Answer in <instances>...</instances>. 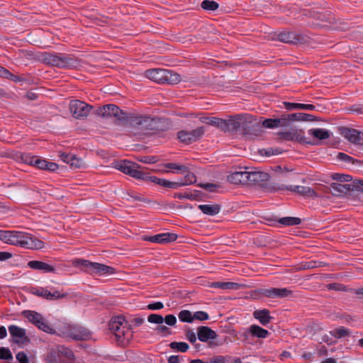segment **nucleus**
<instances>
[{
	"label": "nucleus",
	"mask_w": 363,
	"mask_h": 363,
	"mask_svg": "<svg viewBox=\"0 0 363 363\" xmlns=\"http://www.w3.org/2000/svg\"><path fill=\"white\" fill-rule=\"evenodd\" d=\"M116 169L138 180L150 182L161 186L172 189L190 185L196 182V177L194 174H189L177 182H170L164 179L150 176V173L141 170V167L138 163L129 160L121 161L116 164Z\"/></svg>",
	"instance_id": "f257e3e1"
},
{
	"label": "nucleus",
	"mask_w": 363,
	"mask_h": 363,
	"mask_svg": "<svg viewBox=\"0 0 363 363\" xmlns=\"http://www.w3.org/2000/svg\"><path fill=\"white\" fill-rule=\"evenodd\" d=\"M1 242L29 250H40L45 247L44 242L28 233L21 231L1 230Z\"/></svg>",
	"instance_id": "f03ea898"
},
{
	"label": "nucleus",
	"mask_w": 363,
	"mask_h": 363,
	"mask_svg": "<svg viewBox=\"0 0 363 363\" xmlns=\"http://www.w3.org/2000/svg\"><path fill=\"white\" fill-rule=\"evenodd\" d=\"M108 326L118 345L126 346L132 340L133 332L128 323L123 317H114L111 320Z\"/></svg>",
	"instance_id": "7ed1b4c3"
},
{
	"label": "nucleus",
	"mask_w": 363,
	"mask_h": 363,
	"mask_svg": "<svg viewBox=\"0 0 363 363\" xmlns=\"http://www.w3.org/2000/svg\"><path fill=\"white\" fill-rule=\"evenodd\" d=\"M44 63L60 69H74L80 66V60L73 55L60 53L45 52L42 55Z\"/></svg>",
	"instance_id": "20e7f679"
},
{
	"label": "nucleus",
	"mask_w": 363,
	"mask_h": 363,
	"mask_svg": "<svg viewBox=\"0 0 363 363\" xmlns=\"http://www.w3.org/2000/svg\"><path fill=\"white\" fill-rule=\"evenodd\" d=\"M72 265L91 275L106 276L116 273V269L112 267L83 259H74Z\"/></svg>",
	"instance_id": "39448f33"
},
{
	"label": "nucleus",
	"mask_w": 363,
	"mask_h": 363,
	"mask_svg": "<svg viewBox=\"0 0 363 363\" xmlns=\"http://www.w3.org/2000/svg\"><path fill=\"white\" fill-rule=\"evenodd\" d=\"M145 76L158 84H177L181 81V76L170 69H151L145 72Z\"/></svg>",
	"instance_id": "423d86ee"
},
{
	"label": "nucleus",
	"mask_w": 363,
	"mask_h": 363,
	"mask_svg": "<svg viewBox=\"0 0 363 363\" xmlns=\"http://www.w3.org/2000/svg\"><path fill=\"white\" fill-rule=\"evenodd\" d=\"M58 335L65 338L86 340L91 338V333L86 328L77 325L64 323L58 328Z\"/></svg>",
	"instance_id": "0eeeda50"
},
{
	"label": "nucleus",
	"mask_w": 363,
	"mask_h": 363,
	"mask_svg": "<svg viewBox=\"0 0 363 363\" xmlns=\"http://www.w3.org/2000/svg\"><path fill=\"white\" fill-rule=\"evenodd\" d=\"M22 162L35 167L40 169L55 172L58 169V165L52 162H48L38 156L32 155L30 153H22L20 156Z\"/></svg>",
	"instance_id": "6e6552de"
},
{
	"label": "nucleus",
	"mask_w": 363,
	"mask_h": 363,
	"mask_svg": "<svg viewBox=\"0 0 363 363\" xmlns=\"http://www.w3.org/2000/svg\"><path fill=\"white\" fill-rule=\"evenodd\" d=\"M22 314L30 323L43 332L48 334L56 333L55 330L40 313L34 311L27 310L23 311Z\"/></svg>",
	"instance_id": "1a4fd4ad"
},
{
	"label": "nucleus",
	"mask_w": 363,
	"mask_h": 363,
	"mask_svg": "<svg viewBox=\"0 0 363 363\" xmlns=\"http://www.w3.org/2000/svg\"><path fill=\"white\" fill-rule=\"evenodd\" d=\"M92 108V106L80 100H72L69 103L70 112L72 116L77 119L86 118Z\"/></svg>",
	"instance_id": "9d476101"
},
{
	"label": "nucleus",
	"mask_w": 363,
	"mask_h": 363,
	"mask_svg": "<svg viewBox=\"0 0 363 363\" xmlns=\"http://www.w3.org/2000/svg\"><path fill=\"white\" fill-rule=\"evenodd\" d=\"M157 123L156 119L143 115L135 114L131 119V125L141 130H154Z\"/></svg>",
	"instance_id": "9b49d317"
},
{
	"label": "nucleus",
	"mask_w": 363,
	"mask_h": 363,
	"mask_svg": "<svg viewBox=\"0 0 363 363\" xmlns=\"http://www.w3.org/2000/svg\"><path fill=\"white\" fill-rule=\"evenodd\" d=\"M204 133V127L201 126L191 131L180 130L177 133V137L181 142L190 144L200 139L203 135Z\"/></svg>",
	"instance_id": "f8f14e48"
},
{
	"label": "nucleus",
	"mask_w": 363,
	"mask_h": 363,
	"mask_svg": "<svg viewBox=\"0 0 363 363\" xmlns=\"http://www.w3.org/2000/svg\"><path fill=\"white\" fill-rule=\"evenodd\" d=\"M256 292L269 298H285L292 294V291L287 288L259 289Z\"/></svg>",
	"instance_id": "ddd939ff"
},
{
	"label": "nucleus",
	"mask_w": 363,
	"mask_h": 363,
	"mask_svg": "<svg viewBox=\"0 0 363 363\" xmlns=\"http://www.w3.org/2000/svg\"><path fill=\"white\" fill-rule=\"evenodd\" d=\"M33 294L45 298L48 300H57L66 296L65 294H61L57 290H49L48 288L36 287L32 289Z\"/></svg>",
	"instance_id": "4468645a"
},
{
	"label": "nucleus",
	"mask_w": 363,
	"mask_h": 363,
	"mask_svg": "<svg viewBox=\"0 0 363 363\" xmlns=\"http://www.w3.org/2000/svg\"><path fill=\"white\" fill-rule=\"evenodd\" d=\"M341 135L350 143L357 145H363V133L356 129L342 128Z\"/></svg>",
	"instance_id": "2eb2a0df"
},
{
	"label": "nucleus",
	"mask_w": 363,
	"mask_h": 363,
	"mask_svg": "<svg viewBox=\"0 0 363 363\" xmlns=\"http://www.w3.org/2000/svg\"><path fill=\"white\" fill-rule=\"evenodd\" d=\"M27 266L33 270L40 272L42 273H53L57 272L55 266L45 262L39 260H31L27 263Z\"/></svg>",
	"instance_id": "dca6fc26"
},
{
	"label": "nucleus",
	"mask_w": 363,
	"mask_h": 363,
	"mask_svg": "<svg viewBox=\"0 0 363 363\" xmlns=\"http://www.w3.org/2000/svg\"><path fill=\"white\" fill-rule=\"evenodd\" d=\"M265 220L269 222L270 225H276L277 223H279L284 226H292L297 225L301 223V220L296 217H284L277 218L274 216H270L265 218Z\"/></svg>",
	"instance_id": "f3484780"
},
{
	"label": "nucleus",
	"mask_w": 363,
	"mask_h": 363,
	"mask_svg": "<svg viewBox=\"0 0 363 363\" xmlns=\"http://www.w3.org/2000/svg\"><path fill=\"white\" fill-rule=\"evenodd\" d=\"M178 235L173 233H162L152 236L145 237V240L154 243L165 244L175 241Z\"/></svg>",
	"instance_id": "a211bd4d"
},
{
	"label": "nucleus",
	"mask_w": 363,
	"mask_h": 363,
	"mask_svg": "<svg viewBox=\"0 0 363 363\" xmlns=\"http://www.w3.org/2000/svg\"><path fill=\"white\" fill-rule=\"evenodd\" d=\"M9 331L14 342L24 344L28 341L25 329L16 325H10Z\"/></svg>",
	"instance_id": "6ab92c4d"
},
{
	"label": "nucleus",
	"mask_w": 363,
	"mask_h": 363,
	"mask_svg": "<svg viewBox=\"0 0 363 363\" xmlns=\"http://www.w3.org/2000/svg\"><path fill=\"white\" fill-rule=\"evenodd\" d=\"M117 110L118 106L110 104L98 107L93 111V113L101 118H108L113 117L114 112L117 111Z\"/></svg>",
	"instance_id": "aec40b11"
},
{
	"label": "nucleus",
	"mask_w": 363,
	"mask_h": 363,
	"mask_svg": "<svg viewBox=\"0 0 363 363\" xmlns=\"http://www.w3.org/2000/svg\"><path fill=\"white\" fill-rule=\"evenodd\" d=\"M198 339L201 342H207L209 340H214L217 337L216 333L207 326H200L197 329Z\"/></svg>",
	"instance_id": "412c9836"
},
{
	"label": "nucleus",
	"mask_w": 363,
	"mask_h": 363,
	"mask_svg": "<svg viewBox=\"0 0 363 363\" xmlns=\"http://www.w3.org/2000/svg\"><path fill=\"white\" fill-rule=\"evenodd\" d=\"M246 168L244 169H242V168H240V171H235L230 174L228 176L227 179L230 183L233 184H246Z\"/></svg>",
	"instance_id": "4be33fe9"
},
{
	"label": "nucleus",
	"mask_w": 363,
	"mask_h": 363,
	"mask_svg": "<svg viewBox=\"0 0 363 363\" xmlns=\"http://www.w3.org/2000/svg\"><path fill=\"white\" fill-rule=\"evenodd\" d=\"M286 188L288 191L296 193L304 197H313L316 196L315 191L309 186L290 185Z\"/></svg>",
	"instance_id": "5701e85b"
},
{
	"label": "nucleus",
	"mask_w": 363,
	"mask_h": 363,
	"mask_svg": "<svg viewBox=\"0 0 363 363\" xmlns=\"http://www.w3.org/2000/svg\"><path fill=\"white\" fill-rule=\"evenodd\" d=\"M278 40L284 43L296 44L300 40V36L294 31H283L278 35Z\"/></svg>",
	"instance_id": "b1692460"
},
{
	"label": "nucleus",
	"mask_w": 363,
	"mask_h": 363,
	"mask_svg": "<svg viewBox=\"0 0 363 363\" xmlns=\"http://www.w3.org/2000/svg\"><path fill=\"white\" fill-rule=\"evenodd\" d=\"M253 316L258 320L262 325H267L272 319L268 309L256 310L253 313Z\"/></svg>",
	"instance_id": "393cba45"
},
{
	"label": "nucleus",
	"mask_w": 363,
	"mask_h": 363,
	"mask_svg": "<svg viewBox=\"0 0 363 363\" xmlns=\"http://www.w3.org/2000/svg\"><path fill=\"white\" fill-rule=\"evenodd\" d=\"M134 115L135 114H128L124 112L118 106V110L114 112L113 117L117 120L118 124L126 125L129 123L131 125V119Z\"/></svg>",
	"instance_id": "a878e982"
},
{
	"label": "nucleus",
	"mask_w": 363,
	"mask_h": 363,
	"mask_svg": "<svg viewBox=\"0 0 363 363\" xmlns=\"http://www.w3.org/2000/svg\"><path fill=\"white\" fill-rule=\"evenodd\" d=\"M246 183L254 182L257 183L259 181H266L269 177V174L261 172H248L246 174Z\"/></svg>",
	"instance_id": "bb28decb"
},
{
	"label": "nucleus",
	"mask_w": 363,
	"mask_h": 363,
	"mask_svg": "<svg viewBox=\"0 0 363 363\" xmlns=\"http://www.w3.org/2000/svg\"><path fill=\"white\" fill-rule=\"evenodd\" d=\"M199 209L208 216H216L220 211V206L218 204H201Z\"/></svg>",
	"instance_id": "cd10ccee"
},
{
	"label": "nucleus",
	"mask_w": 363,
	"mask_h": 363,
	"mask_svg": "<svg viewBox=\"0 0 363 363\" xmlns=\"http://www.w3.org/2000/svg\"><path fill=\"white\" fill-rule=\"evenodd\" d=\"M284 107L287 111L292 110H308L313 111L315 110V106L313 104H299V103H291V102H284Z\"/></svg>",
	"instance_id": "c85d7f7f"
},
{
	"label": "nucleus",
	"mask_w": 363,
	"mask_h": 363,
	"mask_svg": "<svg viewBox=\"0 0 363 363\" xmlns=\"http://www.w3.org/2000/svg\"><path fill=\"white\" fill-rule=\"evenodd\" d=\"M165 167L169 169L173 173L184 174H185L184 176L188 175L189 174H194L193 172H190L189 167L185 165L169 162L165 164Z\"/></svg>",
	"instance_id": "c756f323"
},
{
	"label": "nucleus",
	"mask_w": 363,
	"mask_h": 363,
	"mask_svg": "<svg viewBox=\"0 0 363 363\" xmlns=\"http://www.w3.org/2000/svg\"><path fill=\"white\" fill-rule=\"evenodd\" d=\"M330 186L335 194H346L348 191L354 190V185L333 183Z\"/></svg>",
	"instance_id": "7c9ffc66"
},
{
	"label": "nucleus",
	"mask_w": 363,
	"mask_h": 363,
	"mask_svg": "<svg viewBox=\"0 0 363 363\" xmlns=\"http://www.w3.org/2000/svg\"><path fill=\"white\" fill-rule=\"evenodd\" d=\"M211 288L221 289L223 290L231 289L237 290L239 289V284L235 282H222V281H214L211 283L209 285Z\"/></svg>",
	"instance_id": "2f4dec72"
},
{
	"label": "nucleus",
	"mask_w": 363,
	"mask_h": 363,
	"mask_svg": "<svg viewBox=\"0 0 363 363\" xmlns=\"http://www.w3.org/2000/svg\"><path fill=\"white\" fill-rule=\"evenodd\" d=\"M249 333L252 335V336L259 338H265L269 333L268 330L257 325H252L249 328Z\"/></svg>",
	"instance_id": "473e14b6"
},
{
	"label": "nucleus",
	"mask_w": 363,
	"mask_h": 363,
	"mask_svg": "<svg viewBox=\"0 0 363 363\" xmlns=\"http://www.w3.org/2000/svg\"><path fill=\"white\" fill-rule=\"evenodd\" d=\"M309 134L319 140H325L330 137V131L323 128L311 129Z\"/></svg>",
	"instance_id": "72a5a7b5"
},
{
	"label": "nucleus",
	"mask_w": 363,
	"mask_h": 363,
	"mask_svg": "<svg viewBox=\"0 0 363 363\" xmlns=\"http://www.w3.org/2000/svg\"><path fill=\"white\" fill-rule=\"evenodd\" d=\"M288 186H285L281 184H279L274 182H270L266 184V189L269 192H276L279 191L287 190Z\"/></svg>",
	"instance_id": "f704fd0d"
},
{
	"label": "nucleus",
	"mask_w": 363,
	"mask_h": 363,
	"mask_svg": "<svg viewBox=\"0 0 363 363\" xmlns=\"http://www.w3.org/2000/svg\"><path fill=\"white\" fill-rule=\"evenodd\" d=\"M207 120L208 124L221 128L226 127L228 123L225 120L216 117H209Z\"/></svg>",
	"instance_id": "c9c22d12"
},
{
	"label": "nucleus",
	"mask_w": 363,
	"mask_h": 363,
	"mask_svg": "<svg viewBox=\"0 0 363 363\" xmlns=\"http://www.w3.org/2000/svg\"><path fill=\"white\" fill-rule=\"evenodd\" d=\"M178 318L181 322L192 323L194 320V315L188 310H182L178 314Z\"/></svg>",
	"instance_id": "e433bc0d"
},
{
	"label": "nucleus",
	"mask_w": 363,
	"mask_h": 363,
	"mask_svg": "<svg viewBox=\"0 0 363 363\" xmlns=\"http://www.w3.org/2000/svg\"><path fill=\"white\" fill-rule=\"evenodd\" d=\"M201 6L204 10L213 11L218 8L219 5L216 1L213 0H203L201 2Z\"/></svg>",
	"instance_id": "4c0bfd02"
},
{
	"label": "nucleus",
	"mask_w": 363,
	"mask_h": 363,
	"mask_svg": "<svg viewBox=\"0 0 363 363\" xmlns=\"http://www.w3.org/2000/svg\"><path fill=\"white\" fill-rule=\"evenodd\" d=\"M330 334L334 336L335 338H342L343 337L347 336L350 334V330L345 327H340L338 328H335L330 332Z\"/></svg>",
	"instance_id": "58836bf2"
},
{
	"label": "nucleus",
	"mask_w": 363,
	"mask_h": 363,
	"mask_svg": "<svg viewBox=\"0 0 363 363\" xmlns=\"http://www.w3.org/2000/svg\"><path fill=\"white\" fill-rule=\"evenodd\" d=\"M169 347L172 350H176L181 352H186L189 348V345L184 342H172L169 344Z\"/></svg>",
	"instance_id": "ea45409f"
},
{
	"label": "nucleus",
	"mask_w": 363,
	"mask_h": 363,
	"mask_svg": "<svg viewBox=\"0 0 363 363\" xmlns=\"http://www.w3.org/2000/svg\"><path fill=\"white\" fill-rule=\"evenodd\" d=\"M1 226L8 225V223L3 222V220H4V218L13 216L15 214V211L9 209L6 206L1 205Z\"/></svg>",
	"instance_id": "a19ab883"
},
{
	"label": "nucleus",
	"mask_w": 363,
	"mask_h": 363,
	"mask_svg": "<svg viewBox=\"0 0 363 363\" xmlns=\"http://www.w3.org/2000/svg\"><path fill=\"white\" fill-rule=\"evenodd\" d=\"M1 359L6 360V363H16L13 360L11 352L7 347H1Z\"/></svg>",
	"instance_id": "79ce46f5"
},
{
	"label": "nucleus",
	"mask_w": 363,
	"mask_h": 363,
	"mask_svg": "<svg viewBox=\"0 0 363 363\" xmlns=\"http://www.w3.org/2000/svg\"><path fill=\"white\" fill-rule=\"evenodd\" d=\"M1 77L9 79L15 82L21 81V78L20 77L13 74L3 67H1Z\"/></svg>",
	"instance_id": "37998d69"
},
{
	"label": "nucleus",
	"mask_w": 363,
	"mask_h": 363,
	"mask_svg": "<svg viewBox=\"0 0 363 363\" xmlns=\"http://www.w3.org/2000/svg\"><path fill=\"white\" fill-rule=\"evenodd\" d=\"M331 177L333 180L337 182H350L352 179V177L350 174H339L334 173L331 175Z\"/></svg>",
	"instance_id": "c03bdc74"
},
{
	"label": "nucleus",
	"mask_w": 363,
	"mask_h": 363,
	"mask_svg": "<svg viewBox=\"0 0 363 363\" xmlns=\"http://www.w3.org/2000/svg\"><path fill=\"white\" fill-rule=\"evenodd\" d=\"M277 119L279 121L277 122L278 127H288L291 124V121L289 118L288 113L283 114L280 118H277Z\"/></svg>",
	"instance_id": "a18cd8bd"
},
{
	"label": "nucleus",
	"mask_w": 363,
	"mask_h": 363,
	"mask_svg": "<svg viewBox=\"0 0 363 363\" xmlns=\"http://www.w3.org/2000/svg\"><path fill=\"white\" fill-rule=\"evenodd\" d=\"M147 321L151 323L162 324L164 321V318L159 314L152 313L147 317Z\"/></svg>",
	"instance_id": "49530a36"
},
{
	"label": "nucleus",
	"mask_w": 363,
	"mask_h": 363,
	"mask_svg": "<svg viewBox=\"0 0 363 363\" xmlns=\"http://www.w3.org/2000/svg\"><path fill=\"white\" fill-rule=\"evenodd\" d=\"M241 120L242 118L240 116H238L236 118L228 122V126L233 130H238L241 127Z\"/></svg>",
	"instance_id": "de8ad7c7"
},
{
	"label": "nucleus",
	"mask_w": 363,
	"mask_h": 363,
	"mask_svg": "<svg viewBox=\"0 0 363 363\" xmlns=\"http://www.w3.org/2000/svg\"><path fill=\"white\" fill-rule=\"evenodd\" d=\"M84 164L83 160L77 157L75 155H73L71 162L69 164L71 167L73 168H81Z\"/></svg>",
	"instance_id": "09e8293b"
},
{
	"label": "nucleus",
	"mask_w": 363,
	"mask_h": 363,
	"mask_svg": "<svg viewBox=\"0 0 363 363\" xmlns=\"http://www.w3.org/2000/svg\"><path fill=\"white\" fill-rule=\"evenodd\" d=\"M277 122V118H267L263 121L262 125L267 128H274L278 127Z\"/></svg>",
	"instance_id": "8fccbe9b"
},
{
	"label": "nucleus",
	"mask_w": 363,
	"mask_h": 363,
	"mask_svg": "<svg viewBox=\"0 0 363 363\" xmlns=\"http://www.w3.org/2000/svg\"><path fill=\"white\" fill-rule=\"evenodd\" d=\"M207 320L209 319L208 314L203 311H199L194 313V320Z\"/></svg>",
	"instance_id": "3c124183"
},
{
	"label": "nucleus",
	"mask_w": 363,
	"mask_h": 363,
	"mask_svg": "<svg viewBox=\"0 0 363 363\" xmlns=\"http://www.w3.org/2000/svg\"><path fill=\"white\" fill-rule=\"evenodd\" d=\"M16 358L19 363H30L28 355L23 351L18 352Z\"/></svg>",
	"instance_id": "603ef678"
},
{
	"label": "nucleus",
	"mask_w": 363,
	"mask_h": 363,
	"mask_svg": "<svg viewBox=\"0 0 363 363\" xmlns=\"http://www.w3.org/2000/svg\"><path fill=\"white\" fill-rule=\"evenodd\" d=\"M337 158L340 160V161H342L345 163H353L354 162V159L350 157V155L344 153V152H339L337 155Z\"/></svg>",
	"instance_id": "864d4df0"
},
{
	"label": "nucleus",
	"mask_w": 363,
	"mask_h": 363,
	"mask_svg": "<svg viewBox=\"0 0 363 363\" xmlns=\"http://www.w3.org/2000/svg\"><path fill=\"white\" fill-rule=\"evenodd\" d=\"M289 118L291 121V123L294 121H303V116H306L305 113H288Z\"/></svg>",
	"instance_id": "5fc2aeb1"
},
{
	"label": "nucleus",
	"mask_w": 363,
	"mask_h": 363,
	"mask_svg": "<svg viewBox=\"0 0 363 363\" xmlns=\"http://www.w3.org/2000/svg\"><path fill=\"white\" fill-rule=\"evenodd\" d=\"M174 197L177 198V199H194L195 195L191 193H189V192L175 193L174 195Z\"/></svg>",
	"instance_id": "6e6d98bb"
},
{
	"label": "nucleus",
	"mask_w": 363,
	"mask_h": 363,
	"mask_svg": "<svg viewBox=\"0 0 363 363\" xmlns=\"http://www.w3.org/2000/svg\"><path fill=\"white\" fill-rule=\"evenodd\" d=\"M163 308H164V304L160 301L151 303L147 306V308L149 310H152V311L160 310Z\"/></svg>",
	"instance_id": "4d7b16f0"
},
{
	"label": "nucleus",
	"mask_w": 363,
	"mask_h": 363,
	"mask_svg": "<svg viewBox=\"0 0 363 363\" xmlns=\"http://www.w3.org/2000/svg\"><path fill=\"white\" fill-rule=\"evenodd\" d=\"M45 360L48 363H57L56 352L54 350H50L47 354Z\"/></svg>",
	"instance_id": "13d9d810"
},
{
	"label": "nucleus",
	"mask_w": 363,
	"mask_h": 363,
	"mask_svg": "<svg viewBox=\"0 0 363 363\" xmlns=\"http://www.w3.org/2000/svg\"><path fill=\"white\" fill-rule=\"evenodd\" d=\"M345 286L339 283H331L328 285V289L335 291H345Z\"/></svg>",
	"instance_id": "bf43d9fd"
},
{
	"label": "nucleus",
	"mask_w": 363,
	"mask_h": 363,
	"mask_svg": "<svg viewBox=\"0 0 363 363\" xmlns=\"http://www.w3.org/2000/svg\"><path fill=\"white\" fill-rule=\"evenodd\" d=\"M164 320L167 325L169 326H174L177 323V318L175 315L169 314L165 316Z\"/></svg>",
	"instance_id": "052dcab7"
},
{
	"label": "nucleus",
	"mask_w": 363,
	"mask_h": 363,
	"mask_svg": "<svg viewBox=\"0 0 363 363\" xmlns=\"http://www.w3.org/2000/svg\"><path fill=\"white\" fill-rule=\"evenodd\" d=\"M138 160L146 164H153L157 161L156 157L155 156H142L138 159Z\"/></svg>",
	"instance_id": "680f3d73"
},
{
	"label": "nucleus",
	"mask_w": 363,
	"mask_h": 363,
	"mask_svg": "<svg viewBox=\"0 0 363 363\" xmlns=\"http://www.w3.org/2000/svg\"><path fill=\"white\" fill-rule=\"evenodd\" d=\"M74 154L62 152L60 155V159L65 163L69 164Z\"/></svg>",
	"instance_id": "e2e57ef3"
},
{
	"label": "nucleus",
	"mask_w": 363,
	"mask_h": 363,
	"mask_svg": "<svg viewBox=\"0 0 363 363\" xmlns=\"http://www.w3.org/2000/svg\"><path fill=\"white\" fill-rule=\"evenodd\" d=\"M186 337L191 344H194L196 342V335L192 330H188L186 331Z\"/></svg>",
	"instance_id": "0e129e2a"
},
{
	"label": "nucleus",
	"mask_w": 363,
	"mask_h": 363,
	"mask_svg": "<svg viewBox=\"0 0 363 363\" xmlns=\"http://www.w3.org/2000/svg\"><path fill=\"white\" fill-rule=\"evenodd\" d=\"M156 330L157 331V333L163 334L164 335H167L170 333L169 329L165 325H159L157 327Z\"/></svg>",
	"instance_id": "69168bd1"
},
{
	"label": "nucleus",
	"mask_w": 363,
	"mask_h": 363,
	"mask_svg": "<svg viewBox=\"0 0 363 363\" xmlns=\"http://www.w3.org/2000/svg\"><path fill=\"white\" fill-rule=\"evenodd\" d=\"M206 363H225V358L222 356H216L206 361Z\"/></svg>",
	"instance_id": "338daca9"
},
{
	"label": "nucleus",
	"mask_w": 363,
	"mask_h": 363,
	"mask_svg": "<svg viewBox=\"0 0 363 363\" xmlns=\"http://www.w3.org/2000/svg\"><path fill=\"white\" fill-rule=\"evenodd\" d=\"M201 186L209 191H213L216 189L217 185L212 183H206L201 184Z\"/></svg>",
	"instance_id": "774afa93"
}]
</instances>
